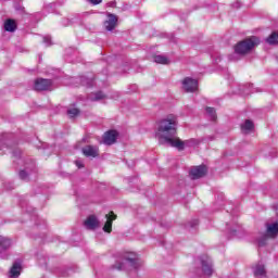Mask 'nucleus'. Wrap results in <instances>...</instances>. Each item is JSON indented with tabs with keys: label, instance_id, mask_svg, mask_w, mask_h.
Listing matches in <instances>:
<instances>
[{
	"label": "nucleus",
	"instance_id": "20",
	"mask_svg": "<svg viewBox=\"0 0 278 278\" xmlns=\"http://www.w3.org/2000/svg\"><path fill=\"white\" fill-rule=\"evenodd\" d=\"M67 115L70 116V118H75L79 116V109L75 106L67 109Z\"/></svg>",
	"mask_w": 278,
	"mask_h": 278
},
{
	"label": "nucleus",
	"instance_id": "29",
	"mask_svg": "<svg viewBox=\"0 0 278 278\" xmlns=\"http://www.w3.org/2000/svg\"><path fill=\"white\" fill-rule=\"evenodd\" d=\"M76 166L78 168H84V163L81 161H76Z\"/></svg>",
	"mask_w": 278,
	"mask_h": 278
},
{
	"label": "nucleus",
	"instance_id": "21",
	"mask_svg": "<svg viewBox=\"0 0 278 278\" xmlns=\"http://www.w3.org/2000/svg\"><path fill=\"white\" fill-rule=\"evenodd\" d=\"M268 45H278V33H273L267 39Z\"/></svg>",
	"mask_w": 278,
	"mask_h": 278
},
{
	"label": "nucleus",
	"instance_id": "23",
	"mask_svg": "<svg viewBox=\"0 0 278 278\" xmlns=\"http://www.w3.org/2000/svg\"><path fill=\"white\" fill-rule=\"evenodd\" d=\"M206 112L211 116L212 121H216V111L214 110V108L207 106Z\"/></svg>",
	"mask_w": 278,
	"mask_h": 278
},
{
	"label": "nucleus",
	"instance_id": "11",
	"mask_svg": "<svg viewBox=\"0 0 278 278\" xmlns=\"http://www.w3.org/2000/svg\"><path fill=\"white\" fill-rule=\"evenodd\" d=\"M105 218L106 223L103 226V231H105V233H112V223L116 220V215H114V212H111L110 214L105 215Z\"/></svg>",
	"mask_w": 278,
	"mask_h": 278
},
{
	"label": "nucleus",
	"instance_id": "9",
	"mask_svg": "<svg viewBox=\"0 0 278 278\" xmlns=\"http://www.w3.org/2000/svg\"><path fill=\"white\" fill-rule=\"evenodd\" d=\"M116 138H118V132L116 130H109L103 136V143L109 146L114 144Z\"/></svg>",
	"mask_w": 278,
	"mask_h": 278
},
{
	"label": "nucleus",
	"instance_id": "15",
	"mask_svg": "<svg viewBox=\"0 0 278 278\" xmlns=\"http://www.w3.org/2000/svg\"><path fill=\"white\" fill-rule=\"evenodd\" d=\"M253 273L255 277H264V275H266V268L264 267V265L257 264L256 266H254Z\"/></svg>",
	"mask_w": 278,
	"mask_h": 278
},
{
	"label": "nucleus",
	"instance_id": "17",
	"mask_svg": "<svg viewBox=\"0 0 278 278\" xmlns=\"http://www.w3.org/2000/svg\"><path fill=\"white\" fill-rule=\"evenodd\" d=\"M125 261L132 266V268H138V261L136 258V254H128L125 256Z\"/></svg>",
	"mask_w": 278,
	"mask_h": 278
},
{
	"label": "nucleus",
	"instance_id": "14",
	"mask_svg": "<svg viewBox=\"0 0 278 278\" xmlns=\"http://www.w3.org/2000/svg\"><path fill=\"white\" fill-rule=\"evenodd\" d=\"M253 122L251 119H247L242 125H241V131L242 134H251L253 131Z\"/></svg>",
	"mask_w": 278,
	"mask_h": 278
},
{
	"label": "nucleus",
	"instance_id": "22",
	"mask_svg": "<svg viewBox=\"0 0 278 278\" xmlns=\"http://www.w3.org/2000/svg\"><path fill=\"white\" fill-rule=\"evenodd\" d=\"M101 99H105V94L101 91L94 93L93 97L90 98L91 101H101Z\"/></svg>",
	"mask_w": 278,
	"mask_h": 278
},
{
	"label": "nucleus",
	"instance_id": "18",
	"mask_svg": "<svg viewBox=\"0 0 278 278\" xmlns=\"http://www.w3.org/2000/svg\"><path fill=\"white\" fill-rule=\"evenodd\" d=\"M10 275L13 278L18 277L21 275V264L14 263L11 270H10Z\"/></svg>",
	"mask_w": 278,
	"mask_h": 278
},
{
	"label": "nucleus",
	"instance_id": "4",
	"mask_svg": "<svg viewBox=\"0 0 278 278\" xmlns=\"http://www.w3.org/2000/svg\"><path fill=\"white\" fill-rule=\"evenodd\" d=\"M34 89L39 92L45 90H53V81H51V79L38 78L35 80Z\"/></svg>",
	"mask_w": 278,
	"mask_h": 278
},
{
	"label": "nucleus",
	"instance_id": "30",
	"mask_svg": "<svg viewBox=\"0 0 278 278\" xmlns=\"http://www.w3.org/2000/svg\"><path fill=\"white\" fill-rule=\"evenodd\" d=\"M277 215H278V207L276 208Z\"/></svg>",
	"mask_w": 278,
	"mask_h": 278
},
{
	"label": "nucleus",
	"instance_id": "12",
	"mask_svg": "<svg viewBox=\"0 0 278 278\" xmlns=\"http://www.w3.org/2000/svg\"><path fill=\"white\" fill-rule=\"evenodd\" d=\"M266 236H267V238H277V236H278V223L266 225Z\"/></svg>",
	"mask_w": 278,
	"mask_h": 278
},
{
	"label": "nucleus",
	"instance_id": "10",
	"mask_svg": "<svg viewBox=\"0 0 278 278\" xmlns=\"http://www.w3.org/2000/svg\"><path fill=\"white\" fill-rule=\"evenodd\" d=\"M83 153L86 155V157H99V147L86 146L83 148Z\"/></svg>",
	"mask_w": 278,
	"mask_h": 278
},
{
	"label": "nucleus",
	"instance_id": "31",
	"mask_svg": "<svg viewBox=\"0 0 278 278\" xmlns=\"http://www.w3.org/2000/svg\"><path fill=\"white\" fill-rule=\"evenodd\" d=\"M87 86H90V84H87Z\"/></svg>",
	"mask_w": 278,
	"mask_h": 278
},
{
	"label": "nucleus",
	"instance_id": "19",
	"mask_svg": "<svg viewBox=\"0 0 278 278\" xmlns=\"http://www.w3.org/2000/svg\"><path fill=\"white\" fill-rule=\"evenodd\" d=\"M154 62L156 64H170V61L165 55H155Z\"/></svg>",
	"mask_w": 278,
	"mask_h": 278
},
{
	"label": "nucleus",
	"instance_id": "13",
	"mask_svg": "<svg viewBox=\"0 0 278 278\" xmlns=\"http://www.w3.org/2000/svg\"><path fill=\"white\" fill-rule=\"evenodd\" d=\"M85 227L87 229H97L99 227V219L97 216L91 215L85 220Z\"/></svg>",
	"mask_w": 278,
	"mask_h": 278
},
{
	"label": "nucleus",
	"instance_id": "2",
	"mask_svg": "<svg viewBox=\"0 0 278 278\" xmlns=\"http://www.w3.org/2000/svg\"><path fill=\"white\" fill-rule=\"evenodd\" d=\"M257 45H260V38L252 36L242 41H239L235 46V52L238 55H247V53H251V51H253Z\"/></svg>",
	"mask_w": 278,
	"mask_h": 278
},
{
	"label": "nucleus",
	"instance_id": "7",
	"mask_svg": "<svg viewBox=\"0 0 278 278\" xmlns=\"http://www.w3.org/2000/svg\"><path fill=\"white\" fill-rule=\"evenodd\" d=\"M206 173L207 167H205V165H200L191 168L190 176L192 179H201V177H205Z\"/></svg>",
	"mask_w": 278,
	"mask_h": 278
},
{
	"label": "nucleus",
	"instance_id": "28",
	"mask_svg": "<svg viewBox=\"0 0 278 278\" xmlns=\"http://www.w3.org/2000/svg\"><path fill=\"white\" fill-rule=\"evenodd\" d=\"M109 8H116V1H111L108 3Z\"/></svg>",
	"mask_w": 278,
	"mask_h": 278
},
{
	"label": "nucleus",
	"instance_id": "24",
	"mask_svg": "<svg viewBox=\"0 0 278 278\" xmlns=\"http://www.w3.org/2000/svg\"><path fill=\"white\" fill-rule=\"evenodd\" d=\"M117 270H125V263H117L114 265Z\"/></svg>",
	"mask_w": 278,
	"mask_h": 278
},
{
	"label": "nucleus",
	"instance_id": "1",
	"mask_svg": "<svg viewBox=\"0 0 278 278\" xmlns=\"http://www.w3.org/2000/svg\"><path fill=\"white\" fill-rule=\"evenodd\" d=\"M160 144H166V147H174L178 151H184L186 147H193L199 144L195 139L181 141L177 137V117H167L159 123V127L155 134Z\"/></svg>",
	"mask_w": 278,
	"mask_h": 278
},
{
	"label": "nucleus",
	"instance_id": "3",
	"mask_svg": "<svg viewBox=\"0 0 278 278\" xmlns=\"http://www.w3.org/2000/svg\"><path fill=\"white\" fill-rule=\"evenodd\" d=\"M198 264H200L201 268L197 270L198 275H203L204 277H212L214 273V268H212V260L207 255H202L198 260Z\"/></svg>",
	"mask_w": 278,
	"mask_h": 278
},
{
	"label": "nucleus",
	"instance_id": "6",
	"mask_svg": "<svg viewBox=\"0 0 278 278\" xmlns=\"http://www.w3.org/2000/svg\"><path fill=\"white\" fill-rule=\"evenodd\" d=\"M182 88L186 92H197L199 88V81H197V79L187 77L182 80Z\"/></svg>",
	"mask_w": 278,
	"mask_h": 278
},
{
	"label": "nucleus",
	"instance_id": "27",
	"mask_svg": "<svg viewBox=\"0 0 278 278\" xmlns=\"http://www.w3.org/2000/svg\"><path fill=\"white\" fill-rule=\"evenodd\" d=\"M101 1H103V0H90V3H92L93 5H99V3H101Z\"/></svg>",
	"mask_w": 278,
	"mask_h": 278
},
{
	"label": "nucleus",
	"instance_id": "26",
	"mask_svg": "<svg viewBox=\"0 0 278 278\" xmlns=\"http://www.w3.org/2000/svg\"><path fill=\"white\" fill-rule=\"evenodd\" d=\"M43 42L48 46L51 45V37L49 36L43 37Z\"/></svg>",
	"mask_w": 278,
	"mask_h": 278
},
{
	"label": "nucleus",
	"instance_id": "25",
	"mask_svg": "<svg viewBox=\"0 0 278 278\" xmlns=\"http://www.w3.org/2000/svg\"><path fill=\"white\" fill-rule=\"evenodd\" d=\"M20 177H21V179H27V172L21 170L20 172Z\"/></svg>",
	"mask_w": 278,
	"mask_h": 278
},
{
	"label": "nucleus",
	"instance_id": "5",
	"mask_svg": "<svg viewBox=\"0 0 278 278\" xmlns=\"http://www.w3.org/2000/svg\"><path fill=\"white\" fill-rule=\"evenodd\" d=\"M12 247V239L0 236V257L1 260H8V249Z\"/></svg>",
	"mask_w": 278,
	"mask_h": 278
},
{
	"label": "nucleus",
	"instance_id": "16",
	"mask_svg": "<svg viewBox=\"0 0 278 278\" xmlns=\"http://www.w3.org/2000/svg\"><path fill=\"white\" fill-rule=\"evenodd\" d=\"M5 31H16V22L14 20H7L4 22Z\"/></svg>",
	"mask_w": 278,
	"mask_h": 278
},
{
	"label": "nucleus",
	"instance_id": "8",
	"mask_svg": "<svg viewBox=\"0 0 278 278\" xmlns=\"http://www.w3.org/2000/svg\"><path fill=\"white\" fill-rule=\"evenodd\" d=\"M118 23V17L114 14H109L108 20L104 22V27L106 31H113V29L116 28V25Z\"/></svg>",
	"mask_w": 278,
	"mask_h": 278
}]
</instances>
